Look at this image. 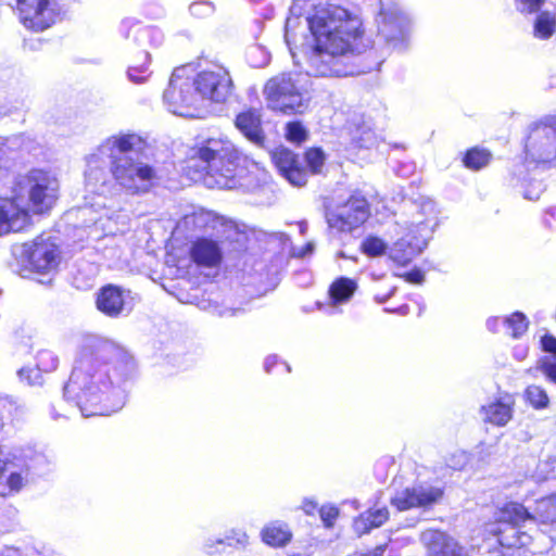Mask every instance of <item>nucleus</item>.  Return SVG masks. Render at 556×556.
Here are the masks:
<instances>
[{
	"label": "nucleus",
	"mask_w": 556,
	"mask_h": 556,
	"mask_svg": "<svg viewBox=\"0 0 556 556\" xmlns=\"http://www.w3.org/2000/svg\"><path fill=\"white\" fill-rule=\"evenodd\" d=\"M523 162L549 168L556 165V114L545 115L528 126Z\"/></svg>",
	"instance_id": "0eeeda50"
},
{
	"label": "nucleus",
	"mask_w": 556,
	"mask_h": 556,
	"mask_svg": "<svg viewBox=\"0 0 556 556\" xmlns=\"http://www.w3.org/2000/svg\"><path fill=\"white\" fill-rule=\"evenodd\" d=\"M109 170L115 184L126 193L137 195L148 192L156 179L153 166L138 162L128 154L109 155Z\"/></svg>",
	"instance_id": "1a4fd4ad"
},
{
	"label": "nucleus",
	"mask_w": 556,
	"mask_h": 556,
	"mask_svg": "<svg viewBox=\"0 0 556 556\" xmlns=\"http://www.w3.org/2000/svg\"><path fill=\"white\" fill-rule=\"evenodd\" d=\"M248 535L243 531L232 530L223 540H219V544H225L231 547L245 546L248 544Z\"/></svg>",
	"instance_id": "c9c22d12"
},
{
	"label": "nucleus",
	"mask_w": 556,
	"mask_h": 556,
	"mask_svg": "<svg viewBox=\"0 0 556 556\" xmlns=\"http://www.w3.org/2000/svg\"><path fill=\"white\" fill-rule=\"evenodd\" d=\"M371 215L369 199L359 189L353 190L344 201L325 211L328 227L339 233H352L364 227Z\"/></svg>",
	"instance_id": "6e6552de"
},
{
	"label": "nucleus",
	"mask_w": 556,
	"mask_h": 556,
	"mask_svg": "<svg viewBox=\"0 0 556 556\" xmlns=\"http://www.w3.org/2000/svg\"><path fill=\"white\" fill-rule=\"evenodd\" d=\"M505 325L513 338H519L527 332L529 321L521 312H514L505 319Z\"/></svg>",
	"instance_id": "7c9ffc66"
},
{
	"label": "nucleus",
	"mask_w": 556,
	"mask_h": 556,
	"mask_svg": "<svg viewBox=\"0 0 556 556\" xmlns=\"http://www.w3.org/2000/svg\"><path fill=\"white\" fill-rule=\"evenodd\" d=\"M525 402L533 409L542 410L549 406V397L546 390L538 384H530L523 391Z\"/></svg>",
	"instance_id": "cd10ccee"
},
{
	"label": "nucleus",
	"mask_w": 556,
	"mask_h": 556,
	"mask_svg": "<svg viewBox=\"0 0 556 556\" xmlns=\"http://www.w3.org/2000/svg\"><path fill=\"white\" fill-rule=\"evenodd\" d=\"M320 519L326 528H332L339 517V508L336 506H321L318 510Z\"/></svg>",
	"instance_id": "e433bc0d"
},
{
	"label": "nucleus",
	"mask_w": 556,
	"mask_h": 556,
	"mask_svg": "<svg viewBox=\"0 0 556 556\" xmlns=\"http://www.w3.org/2000/svg\"><path fill=\"white\" fill-rule=\"evenodd\" d=\"M492 161V151L481 146H472L466 149L462 155L463 166L471 172H479L488 167Z\"/></svg>",
	"instance_id": "5701e85b"
},
{
	"label": "nucleus",
	"mask_w": 556,
	"mask_h": 556,
	"mask_svg": "<svg viewBox=\"0 0 556 556\" xmlns=\"http://www.w3.org/2000/svg\"><path fill=\"white\" fill-rule=\"evenodd\" d=\"M556 33V14L551 11H540L533 22V36L540 40H548Z\"/></svg>",
	"instance_id": "393cba45"
},
{
	"label": "nucleus",
	"mask_w": 556,
	"mask_h": 556,
	"mask_svg": "<svg viewBox=\"0 0 556 556\" xmlns=\"http://www.w3.org/2000/svg\"><path fill=\"white\" fill-rule=\"evenodd\" d=\"M416 255L415 247L404 238L396 240L389 252V258L401 267L407 266Z\"/></svg>",
	"instance_id": "a878e982"
},
{
	"label": "nucleus",
	"mask_w": 556,
	"mask_h": 556,
	"mask_svg": "<svg viewBox=\"0 0 556 556\" xmlns=\"http://www.w3.org/2000/svg\"><path fill=\"white\" fill-rule=\"evenodd\" d=\"M21 23L33 31H42L52 24L50 0H17Z\"/></svg>",
	"instance_id": "4468645a"
},
{
	"label": "nucleus",
	"mask_w": 556,
	"mask_h": 556,
	"mask_svg": "<svg viewBox=\"0 0 556 556\" xmlns=\"http://www.w3.org/2000/svg\"><path fill=\"white\" fill-rule=\"evenodd\" d=\"M263 94L270 111L283 115L303 114L308 101L296 86L291 73H279L264 85Z\"/></svg>",
	"instance_id": "9d476101"
},
{
	"label": "nucleus",
	"mask_w": 556,
	"mask_h": 556,
	"mask_svg": "<svg viewBox=\"0 0 556 556\" xmlns=\"http://www.w3.org/2000/svg\"><path fill=\"white\" fill-rule=\"evenodd\" d=\"M548 531H549L552 539L556 540V519H555V522H553L552 526L549 527Z\"/></svg>",
	"instance_id": "c03bdc74"
},
{
	"label": "nucleus",
	"mask_w": 556,
	"mask_h": 556,
	"mask_svg": "<svg viewBox=\"0 0 556 556\" xmlns=\"http://www.w3.org/2000/svg\"><path fill=\"white\" fill-rule=\"evenodd\" d=\"M270 160L286 180L292 186L303 187L311 176L323 173L326 155L319 147L307 148L303 157L288 148L278 147L270 152Z\"/></svg>",
	"instance_id": "423d86ee"
},
{
	"label": "nucleus",
	"mask_w": 556,
	"mask_h": 556,
	"mask_svg": "<svg viewBox=\"0 0 556 556\" xmlns=\"http://www.w3.org/2000/svg\"><path fill=\"white\" fill-rule=\"evenodd\" d=\"M359 251L368 257H379L386 254L387 243L381 238L369 235L361 242Z\"/></svg>",
	"instance_id": "c85d7f7f"
},
{
	"label": "nucleus",
	"mask_w": 556,
	"mask_h": 556,
	"mask_svg": "<svg viewBox=\"0 0 556 556\" xmlns=\"http://www.w3.org/2000/svg\"><path fill=\"white\" fill-rule=\"evenodd\" d=\"M555 519L556 493L539 498L533 513L521 502L506 501L484 523V533L495 539L501 556H527L533 538L521 527L528 521L551 527Z\"/></svg>",
	"instance_id": "7ed1b4c3"
},
{
	"label": "nucleus",
	"mask_w": 556,
	"mask_h": 556,
	"mask_svg": "<svg viewBox=\"0 0 556 556\" xmlns=\"http://www.w3.org/2000/svg\"><path fill=\"white\" fill-rule=\"evenodd\" d=\"M235 126L251 142L258 146L264 144L265 135L262 127L261 114L257 110L250 108L238 113L235 118Z\"/></svg>",
	"instance_id": "6ab92c4d"
},
{
	"label": "nucleus",
	"mask_w": 556,
	"mask_h": 556,
	"mask_svg": "<svg viewBox=\"0 0 556 556\" xmlns=\"http://www.w3.org/2000/svg\"><path fill=\"white\" fill-rule=\"evenodd\" d=\"M7 484L11 492H18L24 484V479L21 473L12 472L7 479Z\"/></svg>",
	"instance_id": "ea45409f"
},
{
	"label": "nucleus",
	"mask_w": 556,
	"mask_h": 556,
	"mask_svg": "<svg viewBox=\"0 0 556 556\" xmlns=\"http://www.w3.org/2000/svg\"><path fill=\"white\" fill-rule=\"evenodd\" d=\"M390 518L388 507L369 508L353 520V530L357 536L369 533L372 529L384 525Z\"/></svg>",
	"instance_id": "aec40b11"
},
{
	"label": "nucleus",
	"mask_w": 556,
	"mask_h": 556,
	"mask_svg": "<svg viewBox=\"0 0 556 556\" xmlns=\"http://www.w3.org/2000/svg\"><path fill=\"white\" fill-rule=\"evenodd\" d=\"M191 83L198 97V102L200 100H210L222 103L231 93L232 80L229 73L223 67L200 71L191 78Z\"/></svg>",
	"instance_id": "9b49d317"
},
{
	"label": "nucleus",
	"mask_w": 556,
	"mask_h": 556,
	"mask_svg": "<svg viewBox=\"0 0 556 556\" xmlns=\"http://www.w3.org/2000/svg\"><path fill=\"white\" fill-rule=\"evenodd\" d=\"M21 382L35 387L43 383V375L34 366H25L17 371Z\"/></svg>",
	"instance_id": "72a5a7b5"
},
{
	"label": "nucleus",
	"mask_w": 556,
	"mask_h": 556,
	"mask_svg": "<svg viewBox=\"0 0 556 556\" xmlns=\"http://www.w3.org/2000/svg\"><path fill=\"white\" fill-rule=\"evenodd\" d=\"M300 508L307 516H314L319 510L318 503L314 498H304Z\"/></svg>",
	"instance_id": "a19ab883"
},
{
	"label": "nucleus",
	"mask_w": 556,
	"mask_h": 556,
	"mask_svg": "<svg viewBox=\"0 0 556 556\" xmlns=\"http://www.w3.org/2000/svg\"><path fill=\"white\" fill-rule=\"evenodd\" d=\"M399 277L404 279L406 282L415 285L421 283L425 279V275L419 268H413L409 271L400 274Z\"/></svg>",
	"instance_id": "58836bf2"
},
{
	"label": "nucleus",
	"mask_w": 556,
	"mask_h": 556,
	"mask_svg": "<svg viewBox=\"0 0 556 556\" xmlns=\"http://www.w3.org/2000/svg\"><path fill=\"white\" fill-rule=\"evenodd\" d=\"M266 370L269 371V365L268 363L266 364Z\"/></svg>",
	"instance_id": "de8ad7c7"
},
{
	"label": "nucleus",
	"mask_w": 556,
	"mask_h": 556,
	"mask_svg": "<svg viewBox=\"0 0 556 556\" xmlns=\"http://www.w3.org/2000/svg\"><path fill=\"white\" fill-rule=\"evenodd\" d=\"M163 100L168 110L178 115H191L199 106L191 78L184 71H175L164 90Z\"/></svg>",
	"instance_id": "f8f14e48"
},
{
	"label": "nucleus",
	"mask_w": 556,
	"mask_h": 556,
	"mask_svg": "<svg viewBox=\"0 0 556 556\" xmlns=\"http://www.w3.org/2000/svg\"><path fill=\"white\" fill-rule=\"evenodd\" d=\"M293 538L290 527L279 520L268 522L261 530V539L264 544L274 548L287 546Z\"/></svg>",
	"instance_id": "412c9836"
},
{
	"label": "nucleus",
	"mask_w": 556,
	"mask_h": 556,
	"mask_svg": "<svg viewBox=\"0 0 556 556\" xmlns=\"http://www.w3.org/2000/svg\"><path fill=\"white\" fill-rule=\"evenodd\" d=\"M134 364V358L123 346L103 341L94 345L86 355L77 378L83 379L80 393L77 395L83 414H97L88 407L100 402V394L112 387L110 371L125 370Z\"/></svg>",
	"instance_id": "20e7f679"
},
{
	"label": "nucleus",
	"mask_w": 556,
	"mask_h": 556,
	"mask_svg": "<svg viewBox=\"0 0 556 556\" xmlns=\"http://www.w3.org/2000/svg\"><path fill=\"white\" fill-rule=\"evenodd\" d=\"M188 254L191 262L202 268L218 267L223 262L219 243L208 237H198L191 241Z\"/></svg>",
	"instance_id": "f3484780"
},
{
	"label": "nucleus",
	"mask_w": 556,
	"mask_h": 556,
	"mask_svg": "<svg viewBox=\"0 0 556 556\" xmlns=\"http://www.w3.org/2000/svg\"><path fill=\"white\" fill-rule=\"evenodd\" d=\"M134 149V136L132 135H122L115 137L112 141V146L110 147L109 155L116 154H128L129 151Z\"/></svg>",
	"instance_id": "f704fd0d"
},
{
	"label": "nucleus",
	"mask_w": 556,
	"mask_h": 556,
	"mask_svg": "<svg viewBox=\"0 0 556 556\" xmlns=\"http://www.w3.org/2000/svg\"><path fill=\"white\" fill-rule=\"evenodd\" d=\"M313 251V244L312 243H306L305 247H304V251L299 253L298 256H304V254L306 252H312Z\"/></svg>",
	"instance_id": "a18cd8bd"
},
{
	"label": "nucleus",
	"mask_w": 556,
	"mask_h": 556,
	"mask_svg": "<svg viewBox=\"0 0 556 556\" xmlns=\"http://www.w3.org/2000/svg\"><path fill=\"white\" fill-rule=\"evenodd\" d=\"M127 293L129 291L117 285H104L96 294V307L103 315L117 318L125 311Z\"/></svg>",
	"instance_id": "a211bd4d"
},
{
	"label": "nucleus",
	"mask_w": 556,
	"mask_h": 556,
	"mask_svg": "<svg viewBox=\"0 0 556 556\" xmlns=\"http://www.w3.org/2000/svg\"><path fill=\"white\" fill-rule=\"evenodd\" d=\"M417 508L428 509L440 503L445 494L444 486H415Z\"/></svg>",
	"instance_id": "bb28decb"
},
{
	"label": "nucleus",
	"mask_w": 556,
	"mask_h": 556,
	"mask_svg": "<svg viewBox=\"0 0 556 556\" xmlns=\"http://www.w3.org/2000/svg\"><path fill=\"white\" fill-rule=\"evenodd\" d=\"M390 503L399 511L417 508L415 486L403 489L400 493L390 500Z\"/></svg>",
	"instance_id": "c756f323"
},
{
	"label": "nucleus",
	"mask_w": 556,
	"mask_h": 556,
	"mask_svg": "<svg viewBox=\"0 0 556 556\" xmlns=\"http://www.w3.org/2000/svg\"><path fill=\"white\" fill-rule=\"evenodd\" d=\"M521 7L519 11L521 13H539L542 5L545 3V0H516Z\"/></svg>",
	"instance_id": "4c0bfd02"
},
{
	"label": "nucleus",
	"mask_w": 556,
	"mask_h": 556,
	"mask_svg": "<svg viewBox=\"0 0 556 556\" xmlns=\"http://www.w3.org/2000/svg\"><path fill=\"white\" fill-rule=\"evenodd\" d=\"M288 556H304L302 554H291V555H288Z\"/></svg>",
	"instance_id": "49530a36"
},
{
	"label": "nucleus",
	"mask_w": 556,
	"mask_h": 556,
	"mask_svg": "<svg viewBox=\"0 0 556 556\" xmlns=\"http://www.w3.org/2000/svg\"><path fill=\"white\" fill-rule=\"evenodd\" d=\"M357 290L355 279L349 277H339L334 279L328 289V294L332 304H341L348 302Z\"/></svg>",
	"instance_id": "b1692460"
},
{
	"label": "nucleus",
	"mask_w": 556,
	"mask_h": 556,
	"mask_svg": "<svg viewBox=\"0 0 556 556\" xmlns=\"http://www.w3.org/2000/svg\"><path fill=\"white\" fill-rule=\"evenodd\" d=\"M60 185L56 177L49 170L31 168L20 175L14 181L13 195L18 203L25 194L28 197V207L35 214H47L59 198Z\"/></svg>",
	"instance_id": "39448f33"
},
{
	"label": "nucleus",
	"mask_w": 556,
	"mask_h": 556,
	"mask_svg": "<svg viewBox=\"0 0 556 556\" xmlns=\"http://www.w3.org/2000/svg\"><path fill=\"white\" fill-rule=\"evenodd\" d=\"M31 223L30 213L15 199L0 197V236L11 231H21Z\"/></svg>",
	"instance_id": "dca6fc26"
},
{
	"label": "nucleus",
	"mask_w": 556,
	"mask_h": 556,
	"mask_svg": "<svg viewBox=\"0 0 556 556\" xmlns=\"http://www.w3.org/2000/svg\"><path fill=\"white\" fill-rule=\"evenodd\" d=\"M307 24L314 38L308 62L315 75L344 77L361 72L355 60L368 43L356 15L338 5L326 7L316 9Z\"/></svg>",
	"instance_id": "f257e3e1"
},
{
	"label": "nucleus",
	"mask_w": 556,
	"mask_h": 556,
	"mask_svg": "<svg viewBox=\"0 0 556 556\" xmlns=\"http://www.w3.org/2000/svg\"><path fill=\"white\" fill-rule=\"evenodd\" d=\"M515 406V395L506 392L482 405L480 414L484 424L501 428L513 419Z\"/></svg>",
	"instance_id": "2eb2a0df"
},
{
	"label": "nucleus",
	"mask_w": 556,
	"mask_h": 556,
	"mask_svg": "<svg viewBox=\"0 0 556 556\" xmlns=\"http://www.w3.org/2000/svg\"><path fill=\"white\" fill-rule=\"evenodd\" d=\"M249 159L227 139L211 137L191 146L181 161L182 174L208 188L233 189L249 172Z\"/></svg>",
	"instance_id": "f03ea898"
},
{
	"label": "nucleus",
	"mask_w": 556,
	"mask_h": 556,
	"mask_svg": "<svg viewBox=\"0 0 556 556\" xmlns=\"http://www.w3.org/2000/svg\"><path fill=\"white\" fill-rule=\"evenodd\" d=\"M285 137L288 141L302 144L308 135L303 124L299 121L288 122L285 127Z\"/></svg>",
	"instance_id": "473e14b6"
},
{
	"label": "nucleus",
	"mask_w": 556,
	"mask_h": 556,
	"mask_svg": "<svg viewBox=\"0 0 556 556\" xmlns=\"http://www.w3.org/2000/svg\"><path fill=\"white\" fill-rule=\"evenodd\" d=\"M23 255L26 267L34 273L47 274L55 269L60 263L59 247L51 239L42 236L25 244Z\"/></svg>",
	"instance_id": "ddd939ff"
},
{
	"label": "nucleus",
	"mask_w": 556,
	"mask_h": 556,
	"mask_svg": "<svg viewBox=\"0 0 556 556\" xmlns=\"http://www.w3.org/2000/svg\"><path fill=\"white\" fill-rule=\"evenodd\" d=\"M0 422H2V417L0 416Z\"/></svg>",
	"instance_id": "09e8293b"
},
{
	"label": "nucleus",
	"mask_w": 556,
	"mask_h": 556,
	"mask_svg": "<svg viewBox=\"0 0 556 556\" xmlns=\"http://www.w3.org/2000/svg\"><path fill=\"white\" fill-rule=\"evenodd\" d=\"M135 68H129L128 71V76L129 78L135 81V83H141L144 80V77L143 76H138V74H135L134 73Z\"/></svg>",
	"instance_id": "37998d69"
},
{
	"label": "nucleus",
	"mask_w": 556,
	"mask_h": 556,
	"mask_svg": "<svg viewBox=\"0 0 556 556\" xmlns=\"http://www.w3.org/2000/svg\"><path fill=\"white\" fill-rule=\"evenodd\" d=\"M35 368L43 374L52 372L58 367V358L49 350H40L35 357Z\"/></svg>",
	"instance_id": "2f4dec72"
},
{
	"label": "nucleus",
	"mask_w": 556,
	"mask_h": 556,
	"mask_svg": "<svg viewBox=\"0 0 556 556\" xmlns=\"http://www.w3.org/2000/svg\"><path fill=\"white\" fill-rule=\"evenodd\" d=\"M384 546H377L371 551L356 553L355 556H382Z\"/></svg>",
	"instance_id": "79ce46f5"
},
{
	"label": "nucleus",
	"mask_w": 556,
	"mask_h": 556,
	"mask_svg": "<svg viewBox=\"0 0 556 556\" xmlns=\"http://www.w3.org/2000/svg\"><path fill=\"white\" fill-rule=\"evenodd\" d=\"M540 349L552 356H543L539 359L538 369L545 378L556 384V337L545 333L540 339Z\"/></svg>",
	"instance_id": "4be33fe9"
}]
</instances>
